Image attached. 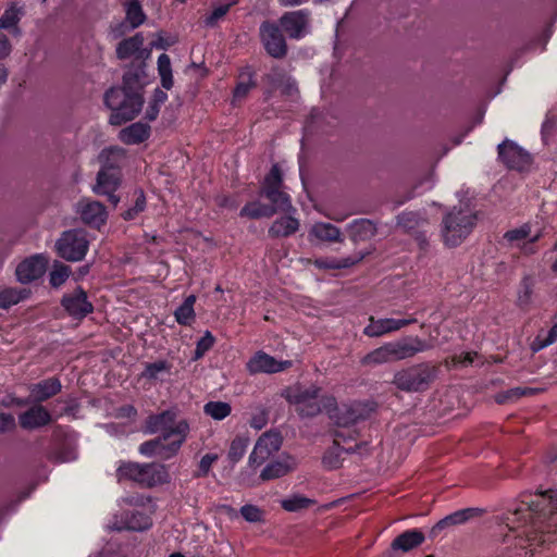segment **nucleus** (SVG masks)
Wrapping results in <instances>:
<instances>
[{
    "instance_id": "nucleus-31",
    "label": "nucleus",
    "mask_w": 557,
    "mask_h": 557,
    "mask_svg": "<svg viewBox=\"0 0 557 557\" xmlns=\"http://www.w3.org/2000/svg\"><path fill=\"white\" fill-rule=\"evenodd\" d=\"M125 159V150L120 147H110L103 149L98 161L101 165L100 169L108 171H119L120 165Z\"/></svg>"
},
{
    "instance_id": "nucleus-2",
    "label": "nucleus",
    "mask_w": 557,
    "mask_h": 557,
    "mask_svg": "<svg viewBox=\"0 0 557 557\" xmlns=\"http://www.w3.org/2000/svg\"><path fill=\"white\" fill-rule=\"evenodd\" d=\"M141 85L137 73L127 72L123 76V86L111 88L104 96V102L111 109L110 123L121 125L137 116L143 108Z\"/></svg>"
},
{
    "instance_id": "nucleus-24",
    "label": "nucleus",
    "mask_w": 557,
    "mask_h": 557,
    "mask_svg": "<svg viewBox=\"0 0 557 557\" xmlns=\"http://www.w3.org/2000/svg\"><path fill=\"white\" fill-rule=\"evenodd\" d=\"M61 382L57 377H50L32 384L29 386V397L36 403H41L60 393Z\"/></svg>"
},
{
    "instance_id": "nucleus-52",
    "label": "nucleus",
    "mask_w": 557,
    "mask_h": 557,
    "mask_svg": "<svg viewBox=\"0 0 557 557\" xmlns=\"http://www.w3.org/2000/svg\"><path fill=\"white\" fill-rule=\"evenodd\" d=\"M534 392H535V389H533V388L515 387V388L508 389L504 393H499L496 396V401L499 404L512 401L522 396L532 395V394H534Z\"/></svg>"
},
{
    "instance_id": "nucleus-4",
    "label": "nucleus",
    "mask_w": 557,
    "mask_h": 557,
    "mask_svg": "<svg viewBox=\"0 0 557 557\" xmlns=\"http://www.w3.org/2000/svg\"><path fill=\"white\" fill-rule=\"evenodd\" d=\"M476 216L470 209H454L448 212L442 222V238L446 246L460 245L472 232Z\"/></svg>"
},
{
    "instance_id": "nucleus-3",
    "label": "nucleus",
    "mask_w": 557,
    "mask_h": 557,
    "mask_svg": "<svg viewBox=\"0 0 557 557\" xmlns=\"http://www.w3.org/2000/svg\"><path fill=\"white\" fill-rule=\"evenodd\" d=\"M430 348L424 341L419 337H409L399 341L388 342L371 350L362 359L364 366L375 367L384 363L396 362L408 359L418 352Z\"/></svg>"
},
{
    "instance_id": "nucleus-20",
    "label": "nucleus",
    "mask_w": 557,
    "mask_h": 557,
    "mask_svg": "<svg viewBox=\"0 0 557 557\" xmlns=\"http://www.w3.org/2000/svg\"><path fill=\"white\" fill-rule=\"evenodd\" d=\"M308 238L311 243L322 242V243H342L343 236L341 230L326 222H317L314 223L308 233Z\"/></svg>"
},
{
    "instance_id": "nucleus-34",
    "label": "nucleus",
    "mask_w": 557,
    "mask_h": 557,
    "mask_svg": "<svg viewBox=\"0 0 557 557\" xmlns=\"http://www.w3.org/2000/svg\"><path fill=\"white\" fill-rule=\"evenodd\" d=\"M23 16V10L15 4L10 5L0 17V29L11 30L18 35V23Z\"/></svg>"
},
{
    "instance_id": "nucleus-60",
    "label": "nucleus",
    "mask_w": 557,
    "mask_h": 557,
    "mask_svg": "<svg viewBox=\"0 0 557 557\" xmlns=\"http://www.w3.org/2000/svg\"><path fill=\"white\" fill-rule=\"evenodd\" d=\"M541 237V232L534 233L527 242H523V244L519 247V249L525 253V255H532L536 250L534 248V243L537 242Z\"/></svg>"
},
{
    "instance_id": "nucleus-40",
    "label": "nucleus",
    "mask_w": 557,
    "mask_h": 557,
    "mask_svg": "<svg viewBox=\"0 0 557 557\" xmlns=\"http://www.w3.org/2000/svg\"><path fill=\"white\" fill-rule=\"evenodd\" d=\"M144 45V38L140 35H135L119 44L116 54L119 59H127L137 52Z\"/></svg>"
},
{
    "instance_id": "nucleus-1",
    "label": "nucleus",
    "mask_w": 557,
    "mask_h": 557,
    "mask_svg": "<svg viewBox=\"0 0 557 557\" xmlns=\"http://www.w3.org/2000/svg\"><path fill=\"white\" fill-rule=\"evenodd\" d=\"M287 399L297 407L298 413L302 417H313L324 408L338 426L347 428L357 420L356 413L350 408L346 406L337 408L335 399L320 395V388L315 385L297 386L288 392Z\"/></svg>"
},
{
    "instance_id": "nucleus-49",
    "label": "nucleus",
    "mask_w": 557,
    "mask_h": 557,
    "mask_svg": "<svg viewBox=\"0 0 557 557\" xmlns=\"http://www.w3.org/2000/svg\"><path fill=\"white\" fill-rule=\"evenodd\" d=\"M248 447V438L246 437H236L232 441L230 450H228V459L236 463L239 461L246 453Z\"/></svg>"
},
{
    "instance_id": "nucleus-36",
    "label": "nucleus",
    "mask_w": 557,
    "mask_h": 557,
    "mask_svg": "<svg viewBox=\"0 0 557 557\" xmlns=\"http://www.w3.org/2000/svg\"><path fill=\"white\" fill-rule=\"evenodd\" d=\"M255 86L253 73L249 69L244 70L239 74V81L234 90L233 101H242Z\"/></svg>"
},
{
    "instance_id": "nucleus-6",
    "label": "nucleus",
    "mask_w": 557,
    "mask_h": 557,
    "mask_svg": "<svg viewBox=\"0 0 557 557\" xmlns=\"http://www.w3.org/2000/svg\"><path fill=\"white\" fill-rule=\"evenodd\" d=\"M434 377V367L423 363L398 371L393 383L401 391L421 392L429 387Z\"/></svg>"
},
{
    "instance_id": "nucleus-23",
    "label": "nucleus",
    "mask_w": 557,
    "mask_h": 557,
    "mask_svg": "<svg viewBox=\"0 0 557 557\" xmlns=\"http://www.w3.org/2000/svg\"><path fill=\"white\" fill-rule=\"evenodd\" d=\"M367 251H359L349 257L337 259V258H320L312 261V263L322 270H339L347 269L359 263L366 256ZM311 263V260H308Z\"/></svg>"
},
{
    "instance_id": "nucleus-18",
    "label": "nucleus",
    "mask_w": 557,
    "mask_h": 557,
    "mask_svg": "<svg viewBox=\"0 0 557 557\" xmlns=\"http://www.w3.org/2000/svg\"><path fill=\"white\" fill-rule=\"evenodd\" d=\"M180 450V442H166L160 436L147 441L139 446V453L144 456H158L162 459H169L175 456Z\"/></svg>"
},
{
    "instance_id": "nucleus-53",
    "label": "nucleus",
    "mask_w": 557,
    "mask_h": 557,
    "mask_svg": "<svg viewBox=\"0 0 557 557\" xmlns=\"http://www.w3.org/2000/svg\"><path fill=\"white\" fill-rule=\"evenodd\" d=\"M136 199L133 207L123 213L124 220H133L146 208V198L141 190L135 193Z\"/></svg>"
},
{
    "instance_id": "nucleus-61",
    "label": "nucleus",
    "mask_w": 557,
    "mask_h": 557,
    "mask_svg": "<svg viewBox=\"0 0 557 557\" xmlns=\"http://www.w3.org/2000/svg\"><path fill=\"white\" fill-rule=\"evenodd\" d=\"M12 52V45L7 35L0 32V60L7 59Z\"/></svg>"
},
{
    "instance_id": "nucleus-22",
    "label": "nucleus",
    "mask_w": 557,
    "mask_h": 557,
    "mask_svg": "<svg viewBox=\"0 0 557 557\" xmlns=\"http://www.w3.org/2000/svg\"><path fill=\"white\" fill-rule=\"evenodd\" d=\"M51 421L50 412L42 406H34L20 416L23 429L34 430L47 425Z\"/></svg>"
},
{
    "instance_id": "nucleus-45",
    "label": "nucleus",
    "mask_w": 557,
    "mask_h": 557,
    "mask_svg": "<svg viewBox=\"0 0 557 557\" xmlns=\"http://www.w3.org/2000/svg\"><path fill=\"white\" fill-rule=\"evenodd\" d=\"M263 194L273 203L271 207L275 209V212L278 210L287 211L290 209L292 206L288 195L281 191L280 188L265 189V193Z\"/></svg>"
},
{
    "instance_id": "nucleus-59",
    "label": "nucleus",
    "mask_w": 557,
    "mask_h": 557,
    "mask_svg": "<svg viewBox=\"0 0 557 557\" xmlns=\"http://www.w3.org/2000/svg\"><path fill=\"white\" fill-rule=\"evenodd\" d=\"M557 117L555 115L548 116L542 126L543 140L546 143L556 132Z\"/></svg>"
},
{
    "instance_id": "nucleus-39",
    "label": "nucleus",
    "mask_w": 557,
    "mask_h": 557,
    "mask_svg": "<svg viewBox=\"0 0 557 557\" xmlns=\"http://www.w3.org/2000/svg\"><path fill=\"white\" fill-rule=\"evenodd\" d=\"M27 297L26 289L5 287L0 289V308L8 309Z\"/></svg>"
},
{
    "instance_id": "nucleus-14",
    "label": "nucleus",
    "mask_w": 557,
    "mask_h": 557,
    "mask_svg": "<svg viewBox=\"0 0 557 557\" xmlns=\"http://www.w3.org/2000/svg\"><path fill=\"white\" fill-rule=\"evenodd\" d=\"M76 213L84 223L97 228L103 225L108 218V212L102 203L87 198L76 203Z\"/></svg>"
},
{
    "instance_id": "nucleus-29",
    "label": "nucleus",
    "mask_w": 557,
    "mask_h": 557,
    "mask_svg": "<svg viewBox=\"0 0 557 557\" xmlns=\"http://www.w3.org/2000/svg\"><path fill=\"white\" fill-rule=\"evenodd\" d=\"M120 185V172L102 170L98 172L97 183L92 187L96 194H110L114 193Z\"/></svg>"
},
{
    "instance_id": "nucleus-16",
    "label": "nucleus",
    "mask_w": 557,
    "mask_h": 557,
    "mask_svg": "<svg viewBox=\"0 0 557 557\" xmlns=\"http://www.w3.org/2000/svg\"><path fill=\"white\" fill-rule=\"evenodd\" d=\"M416 322V319H374L370 318L369 324L364 327V334L369 337H379L387 333L396 332L409 324Z\"/></svg>"
},
{
    "instance_id": "nucleus-57",
    "label": "nucleus",
    "mask_w": 557,
    "mask_h": 557,
    "mask_svg": "<svg viewBox=\"0 0 557 557\" xmlns=\"http://www.w3.org/2000/svg\"><path fill=\"white\" fill-rule=\"evenodd\" d=\"M232 3L220 4L215 7L212 12L203 20L206 26L213 27L225 14L228 12Z\"/></svg>"
},
{
    "instance_id": "nucleus-11",
    "label": "nucleus",
    "mask_w": 557,
    "mask_h": 557,
    "mask_svg": "<svg viewBox=\"0 0 557 557\" xmlns=\"http://www.w3.org/2000/svg\"><path fill=\"white\" fill-rule=\"evenodd\" d=\"M260 37L264 49L271 57L276 59L285 57L287 47L278 26L270 22L262 23Z\"/></svg>"
},
{
    "instance_id": "nucleus-12",
    "label": "nucleus",
    "mask_w": 557,
    "mask_h": 557,
    "mask_svg": "<svg viewBox=\"0 0 557 557\" xmlns=\"http://www.w3.org/2000/svg\"><path fill=\"white\" fill-rule=\"evenodd\" d=\"M498 157L508 168L518 171L525 170L531 163L530 154L508 139L498 145Z\"/></svg>"
},
{
    "instance_id": "nucleus-15",
    "label": "nucleus",
    "mask_w": 557,
    "mask_h": 557,
    "mask_svg": "<svg viewBox=\"0 0 557 557\" xmlns=\"http://www.w3.org/2000/svg\"><path fill=\"white\" fill-rule=\"evenodd\" d=\"M47 260L41 255L32 256L18 263L15 270L18 282L26 284L39 278L46 271Z\"/></svg>"
},
{
    "instance_id": "nucleus-48",
    "label": "nucleus",
    "mask_w": 557,
    "mask_h": 557,
    "mask_svg": "<svg viewBox=\"0 0 557 557\" xmlns=\"http://www.w3.org/2000/svg\"><path fill=\"white\" fill-rule=\"evenodd\" d=\"M533 287L534 278L531 275L523 276L518 290V304L520 307H525L531 302Z\"/></svg>"
},
{
    "instance_id": "nucleus-41",
    "label": "nucleus",
    "mask_w": 557,
    "mask_h": 557,
    "mask_svg": "<svg viewBox=\"0 0 557 557\" xmlns=\"http://www.w3.org/2000/svg\"><path fill=\"white\" fill-rule=\"evenodd\" d=\"M472 512H473V509L469 508V509L458 510V511L445 517L444 519L438 521L435 527L432 528L431 534L434 536V533L436 532V530H442L448 525L461 524V523L466 522L472 516Z\"/></svg>"
},
{
    "instance_id": "nucleus-9",
    "label": "nucleus",
    "mask_w": 557,
    "mask_h": 557,
    "mask_svg": "<svg viewBox=\"0 0 557 557\" xmlns=\"http://www.w3.org/2000/svg\"><path fill=\"white\" fill-rule=\"evenodd\" d=\"M524 507L517 510L516 515L522 516L527 523L540 528L546 518V511L552 510V498L546 493L536 494L529 502L523 503Z\"/></svg>"
},
{
    "instance_id": "nucleus-46",
    "label": "nucleus",
    "mask_w": 557,
    "mask_h": 557,
    "mask_svg": "<svg viewBox=\"0 0 557 557\" xmlns=\"http://www.w3.org/2000/svg\"><path fill=\"white\" fill-rule=\"evenodd\" d=\"M274 213L275 209L257 201L246 205L240 211V215L249 216L251 219L269 218Z\"/></svg>"
},
{
    "instance_id": "nucleus-43",
    "label": "nucleus",
    "mask_w": 557,
    "mask_h": 557,
    "mask_svg": "<svg viewBox=\"0 0 557 557\" xmlns=\"http://www.w3.org/2000/svg\"><path fill=\"white\" fill-rule=\"evenodd\" d=\"M125 13L126 21L129 23L132 28L140 26L146 21V14L144 13L138 0H131L127 2Z\"/></svg>"
},
{
    "instance_id": "nucleus-63",
    "label": "nucleus",
    "mask_w": 557,
    "mask_h": 557,
    "mask_svg": "<svg viewBox=\"0 0 557 557\" xmlns=\"http://www.w3.org/2000/svg\"><path fill=\"white\" fill-rule=\"evenodd\" d=\"M160 107L161 104H157L150 101L145 112L146 119L149 121L156 120L160 112Z\"/></svg>"
},
{
    "instance_id": "nucleus-42",
    "label": "nucleus",
    "mask_w": 557,
    "mask_h": 557,
    "mask_svg": "<svg viewBox=\"0 0 557 557\" xmlns=\"http://www.w3.org/2000/svg\"><path fill=\"white\" fill-rule=\"evenodd\" d=\"M158 72L161 78V85L163 88L170 90L173 87V74L170 57L162 53L158 58Z\"/></svg>"
},
{
    "instance_id": "nucleus-38",
    "label": "nucleus",
    "mask_w": 557,
    "mask_h": 557,
    "mask_svg": "<svg viewBox=\"0 0 557 557\" xmlns=\"http://www.w3.org/2000/svg\"><path fill=\"white\" fill-rule=\"evenodd\" d=\"M144 465L136 462H124L116 470L117 480H131L141 484Z\"/></svg>"
},
{
    "instance_id": "nucleus-25",
    "label": "nucleus",
    "mask_w": 557,
    "mask_h": 557,
    "mask_svg": "<svg viewBox=\"0 0 557 557\" xmlns=\"http://www.w3.org/2000/svg\"><path fill=\"white\" fill-rule=\"evenodd\" d=\"M349 238L354 243L367 242L376 234L374 223L368 219H357L347 226Z\"/></svg>"
},
{
    "instance_id": "nucleus-54",
    "label": "nucleus",
    "mask_w": 557,
    "mask_h": 557,
    "mask_svg": "<svg viewBox=\"0 0 557 557\" xmlns=\"http://www.w3.org/2000/svg\"><path fill=\"white\" fill-rule=\"evenodd\" d=\"M240 515L248 522H261L263 520V510L255 505H245L240 508Z\"/></svg>"
},
{
    "instance_id": "nucleus-10",
    "label": "nucleus",
    "mask_w": 557,
    "mask_h": 557,
    "mask_svg": "<svg viewBox=\"0 0 557 557\" xmlns=\"http://www.w3.org/2000/svg\"><path fill=\"white\" fill-rule=\"evenodd\" d=\"M151 524L150 512L144 508H134L123 512L121 516H114L108 528L115 531H144L149 529Z\"/></svg>"
},
{
    "instance_id": "nucleus-19",
    "label": "nucleus",
    "mask_w": 557,
    "mask_h": 557,
    "mask_svg": "<svg viewBox=\"0 0 557 557\" xmlns=\"http://www.w3.org/2000/svg\"><path fill=\"white\" fill-rule=\"evenodd\" d=\"M280 23L290 38L298 39L307 33L308 14L302 10L287 12L281 17Z\"/></svg>"
},
{
    "instance_id": "nucleus-51",
    "label": "nucleus",
    "mask_w": 557,
    "mask_h": 557,
    "mask_svg": "<svg viewBox=\"0 0 557 557\" xmlns=\"http://www.w3.org/2000/svg\"><path fill=\"white\" fill-rule=\"evenodd\" d=\"M71 270L67 265L55 263L50 272V284L53 287H60L69 278Z\"/></svg>"
},
{
    "instance_id": "nucleus-17",
    "label": "nucleus",
    "mask_w": 557,
    "mask_h": 557,
    "mask_svg": "<svg viewBox=\"0 0 557 557\" xmlns=\"http://www.w3.org/2000/svg\"><path fill=\"white\" fill-rule=\"evenodd\" d=\"M62 306L70 315L76 319L86 317L94 309L91 302L87 299L86 293L82 288H77L73 293L64 295Z\"/></svg>"
},
{
    "instance_id": "nucleus-35",
    "label": "nucleus",
    "mask_w": 557,
    "mask_h": 557,
    "mask_svg": "<svg viewBox=\"0 0 557 557\" xmlns=\"http://www.w3.org/2000/svg\"><path fill=\"white\" fill-rule=\"evenodd\" d=\"M557 342V314L554 318V324L552 327L547 331H540L536 335V337L533 339V342L530 345V348L533 352H537L554 343Z\"/></svg>"
},
{
    "instance_id": "nucleus-13",
    "label": "nucleus",
    "mask_w": 557,
    "mask_h": 557,
    "mask_svg": "<svg viewBox=\"0 0 557 557\" xmlns=\"http://www.w3.org/2000/svg\"><path fill=\"white\" fill-rule=\"evenodd\" d=\"M290 360H277L274 357L258 351L247 362V370L251 374L256 373H277L292 367Z\"/></svg>"
},
{
    "instance_id": "nucleus-5",
    "label": "nucleus",
    "mask_w": 557,
    "mask_h": 557,
    "mask_svg": "<svg viewBox=\"0 0 557 557\" xmlns=\"http://www.w3.org/2000/svg\"><path fill=\"white\" fill-rule=\"evenodd\" d=\"M149 433H160V437L166 442H180V447L185 442L189 432V425L185 420H176L172 411H164L149 417L147 420Z\"/></svg>"
},
{
    "instance_id": "nucleus-64",
    "label": "nucleus",
    "mask_w": 557,
    "mask_h": 557,
    "mask_svg": "<svg viewBox=\"0 0 557 557\" xmlns=\"http://www.w3.org/2000/svg\"><path fill=\"white\" fill-rule=\"evenodd\" d=\"M116 416L119 418L134 419L136 416V409L133 406H124L117 410Z\"/></svg>"
},
{
    "instance_id": "nucleus-50",
    "label": "nucleus",
    "mask_w": 557,
    "mask_h": 557,
    "mask_svg": "<svg viewBox=\"0 0 557 557\" xmlns=\"http://www.w3.org/2000/svg\"><path fill=\"white\" fill-rule=\"evenodd\" d=\"M281 504L287 511H298L308 508L313 504V500L300 495H294L289 498L283 499Z\"/></svg>"
},
{
    "instance_id": "nucleus-56",
    "label": "nucleus",
    "mask_w": 557,
    "mask_h": 557,
    "mask_svg": "<svg viewBox=\"0 0 557 557\" xmlns=\"http://www.w3.org/2000/svg\"><path fill=\"white\" fill-rule=\"evenodd\" d=\"M214 344L213 335L207 331L205 335L197 342L194 359H200Z\"/></svg>"
},
{
    "instance_id": "nucleus-8",
    "label": "nucleus",
    "mask_w": 557,
    "mask_h": 557,
    "mask_svg": "<svg viewBox=\"0 0 557 557\" xmlns=\"http://www.w3.org/2000/svg\"><path fill=\"white\" fill-rule=\"evenodd\" d=\"M281 445L282 437L277 432L269 431L263 433L249 455L248 465L252 469H257L277 453Z\"/></svg>"
},
{
    "instance_id": "nucleus-7",
    "label": "nucleus",
    "mask_w": 557,
    "mask_h": 557,
    "mask_svg": "<svg viewBox=\"0 0 557 557\" xmlns=\"http://www.w3.org/2000/svg\"><path fill=\"white\" fill-rule=\"evenodd\" d=\"M55 245L61 258L79 261L86 256L89 243L84 231L71 230L64 232Z\"/></svg>"
},
{
    "instance_id": "nucleus-26",
    "label": "nucleus",
    "mask_w": 557,
    "mask_h": 557,
    "mask_svg": "<svg viewBox=\"0 0 557 557\" xmlns=\"http://www.w3.org/2000/svg\"><path fill=\"white\" fill-rule=\"evenodd\" d=\"M149 135L150 126L141 122H136L121 129L119 138L126 145H138L145 141Z\"/></svg>"
},
{
    "instance_id": "nucleus-27",
    "label": "nucleus",
    "mask_w": 557,
    "mask_h": 557,
    "mask_svg": "<svg viewBox=\"0 0 557 557\" xmlns=\"http://www.w3.org/2000/svg\"><path fill=\"white\" fill-rule=\"evenodd\" d=\"M170 475L164 465L146 463L144 465L141 485L154 486L169 482Z\"/></svg>"
},
{
    "instance_id": "nucleus-21",
    "label": "nucleus",
    "mask_w": 557,
    "mask_h": 557,
    "mask_svg": "<svg viewBox=\"0 0 557 557\" xmlns=\"http://www.w3.org/2000/svg\"><path fill=\"white\" fill-rule=\"evenodd\" d=\"M172 369L173 364L170 361L159 359L146 363L140 377L152 383H162L171 376Z\"/></svg>"
},
{
    "instance_id": "nucleus-55",
    "label": "nucleus",
    "mask_w": 557,
    "mask_h": 557,
    "mask_svg": "<svg viewBox=\"0 0 557 557\" xmlns=\"http://www.w3.org/2000/svg\"><path fill=\"white\" fill-rule=\"evenodd\" d=\"M219 459L216 454H206L199 461L198 470L195 472L196 478H205L209 474L212 465Z\"/></svg>"
},
{
    "instance_id": "nucleus-28",
    "label": "nucleus",
    "mask_w": 557,
    "mask_h": 557,
    "mask_svg": "<svg viewBox=\"0 0 557 557\" xmlns=\"http://www.w3.org/2000/svg\"><path fill=\"white\" fill-rule=\"evenodd\" d=\"M344 437V433L341 431H336L335 433V440H334V446L324 455L323 457V463L325 467L330 469H336L341 467L342 465V454H350L356 450V447H344L341 445V438Z\"/></svg>"
},
{
    "instance_id": "nucleus-62",
    "label": "nucleus",
    "mask_w": 557,
    "mask_h": 557,
    "mask_svg": "<svg viewBox=\"0 0 557 557\" xmlns=\"http://www.w3.org/2000/svg\"><path fill=\"white\" fill-rule=\"evenodd\" d=\"M15 426V419L10 413H0V432H7Z\"/></svg>"
},
{
    "instance_id": "nucleus-44",
    "label": "nucleus",
    "mask_w": 557,
    "mask_h": 557,
    "mask_svg": "<svg viewBox=\"0 0 557 557\" xmlns=\"http://www.w3.org/2000/svg\"><path fill=\"white\" fill-rule=\"evenodd\" d=\"M231 411V405L225 401H209L203 406V412L218 421L228 417Z\"/></svg>"
},
{
    "instance_id": "nucleus-47",
    "label": "nucleus",
    "mask_w": 557,
    "mask_h": 557,
    "mask_svg": "<svg viewBox=\"0 0 557 557\" xmlns=\"http://www.w3.org/2000/svg\"><path fill=\"white\" fill-rule=\"evenodd\" d=\"M533 234L531 233V227L529 224H524L520 227L513 228L505 233L504 238L512 246L519 248L523 242H527L530 236Z\"/></svg>"
},
{
    "instance_id": "nucleus-30",
    "label": "nucleus",
    "mask_w": 557,
    "mask_h": 557,
    "mask_svg": "<svg viewBox=\"0 0 557 557\" xmlns=\"http://www.w3.org/2000/svg\"><path fill=\"white\" fill-rule=\"evenodd\" d=\"M296 465V460L292 457L271 462L261 471L260 478L264 481L281 478L294 470Z\"/></svg>"
},
{
    "instance_id": "nucleus-58",
    "label": "nucleus",
    "mask_w": 557,
    "mask_h": 557,
    "mask_svg": "<svg viewBox=\"0 0 557 557\" xmlns=\"http://www.w3.org/2000/svg\"><path fill=\"white\" fill-rule=\"evenodd\" d=\"M282 183V175L278 166L274 164L270 171V173L265 176L264 185H263V193H265V189L270 188H280Z\"/></svg>"
},
{
    "instance_id": "nucleus-33",
    "label": "nucleus",
    "mask_w": 557,
    "mask_h": 557,
    "mask_svg": "<svg viewBox=\"0 0 557 557\" xmlns=\"http://www.w3.org/2000/svg\"><path fill=\"white\" fill-rule=\"evenodd\" d=\"M299 228V221L293 216H283L273 222L269 228V234L273 237H286Z\"/></svg>"
},
{
    "instance_id": "nucleus-32",
    "label": "nucleus",
    "mask_w": 557,
    "mask_h": 557,
    "mask_svg": "<svg viewBox=\"0 0 557 557\" xmlns=\"http://www.w3.org/2000/svg\"><path fill=\"white\" fill-rule=\"evenodd\" d=\"M423 541H424V534L421 531L413 529V530L406 531V532L401 533L400 535H398L394 540L392 547L394 549H400L403 552H408V550L421 545L423 543Z\"/></svg>"
},
{
    "instance_id": "nucleus-37",
    "label": "nucleus",
    "mask_w": 557,
    "mask_h": 557,
    "mask_svg": "<svg viewBox=\"0 0 557 557\" xmlns=\"http://www.w3.org/2000/svg\"><path fill=\"white\" fill-rule=\"evenodd\" d=\"M196 296L189 295L184 302L175 310L174 317L178 324L189 325L195 320L194 305Z\"/></svg>"
}]
</instances>
